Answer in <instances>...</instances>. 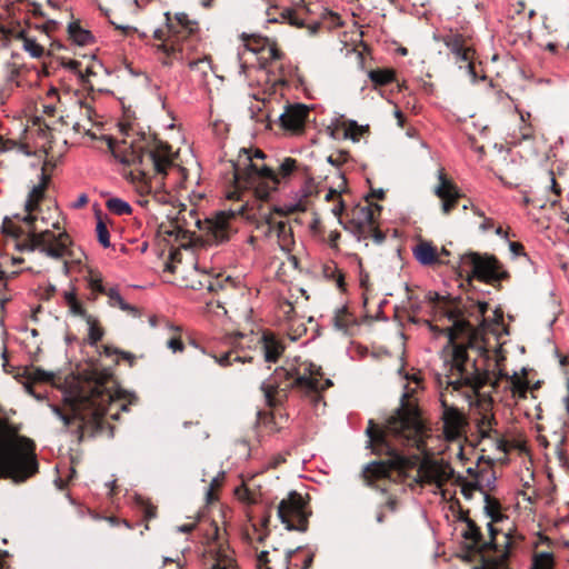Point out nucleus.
I'll return each instance as SVG.
<instances>
[{
  "mask_svg": "<svg viewBox=\"0 0 569 569\" xmlns=\"http://www.w3.org/2000/svg\"><path fill=\"white\" fill-rule=\"evenodd\" d=\"M106 295L109 298V305L111 307H117L123 311L130 312L133 316L138 315L137 308L127 303L123 298L121 297L120 292L116 288H110L107 290Z\"/></svg>",
  "mask_w": 569,
  "mask_h": 569,
  "instance_id": "obj_32",
  "label": "nucleus"
},
{
  "mask_svg": "<svg viewBox=\"0 0 569 569\" xmlns=\"http://www.w3.org/2000/svg\"><path fill=\"white\" fill-rule=\"evenodd\" d=\"M473 212L481 219L479 228L482 232L493 229L495 222L491 218L485 217L483 212L479 209H473Z\"/></svg>",
  "mask_w": 569,
  "mask_h": 569,
  "instance_id": "obj_48",
  "label": "nucleus"
},
{
  "mask_svg": "<svg viewBox=\"0 0 569 569\" xmlns=\"http://www.w3.org/2000/svg\"><path fill=\"white\" fill-rule=\"evenodd\" d=\"M261 218L266 221L268 238L274 240L282 251L290 252L295 246V239L288 222L276 220L271 213H263Z\"/></svg>",
  "mask_w": 569,
  "mask_h": 569,
  "instance_id": "obj_17",
  "label": "nucleus"
},
{
  "mask_svg": "<svg viewBox=\"0 0 569 569\" xmlns=\"http://www.w3.org/2000/svg\"><path fill=\"white\" fill-rule=\"evenodd\" d=\"M86 406L92 409L94 417L110 415L112 418H116L117 413L111 412L112 407L119 406L124 409V406L119 403L118 398H114L110 391H106L101 387H97L92 390L90 397L87 399Z\"/></svg>",
  "mask_w": 569,
  "mask_h": 569,
  "instance_id": "obj_20",
  "label": "nucleus"
},
{
  "mask_svg": "<svg viewBox=\"0 0 569 569\" xmlns=\"http://www.w3.org/2000/svg\"><path fill=\"white\" fill-rule=\"evenodd\" d=\"M349 159H350L349 152L340 150L335 153H331L327 160L329 163H331L333 167H336L338 169L341 166H343L345 163H347L349 161Z\"/></svg>",
  "mask_w": 569,
  "mask_h": 569,
  "instance_id": "obj_43",
  "label": "nucleus"
},
{
  "mask_svg": "<svg viewBox=\"0 0 569 569\" xmlns=\"http://www.w3.org/2000/svg\"><path fill=\"white\" fill-rule=\"evenodd\" d=\"M37 219L30 226L19 223L18 234H6L8 242L22 252L39 251L52 259L71 258L81 262L83 252L76 249L70 236L61 227L60 212L57 207H49L47 212L38 209Z\"/></svg>",
  "mask_w": 569,
  "mask_h": 569,
  "instance_id": "obj_3",
  "label": "nucleus"
},
{
  "mask_svg": "<svg viewBox=\"0 0 569 569\" xmlns=\"http://www.w3.org/2000/svg\"><path fill=\"white\" fill-rule=\"evenodd\" d=\"M197 270L193 252L189 248L177 249L172 251L164 262L163 273H171L176 276L174 279H167L168 281L180 280L186 286L189 284V279Z\"/></svg>",
  "mask_w": 569,
  "mask_h": 569,
  "instance_id": "obj_14",
  "label": "nucleus"
},
{
  "mask_svg": "<svg viewBox=\"0 0 569 569\" xmlns=\"http://www.w3.org/2000/svg\"><path fill=\"white\" fill-rule=\"evenodd\" d=\"M438 180L439 183L435 189V193L437 194L438 198H440L441 200L448 198H459L458 188L452 181L446 178V174L442 169H440L438 172Z\"/></svg>",
  "mask_w": 569,
  "mask_h": 569,
  "instance_id": "obj_28",
  "label": "nucleus"
},
{
  "mask_svg": "<svg viewBox=\"0 0 569 569\" xmlns=\"http://www.w3.org/2000/svg\"><path fill=\"white\" fill-rule=\"evenodd\" d=\"M49 180L50 177L42 172L39 182L34 184L28 193L27 200L24 202V214L16 213L3 219L1 227L3 234H18L17 232L19 231V223L30 226L32 223V219H37L34 212L39 209V204L44 198Z\"/></svg>",
  "mask_w": 569,
  "mask_h": 569,
  "instance_id": "obj_11",
  "label": "nucleus"
},
{
  "mask_svg": "<svg viewBox=\"0 0 569 569\" xmlns=\"http://www.w3.org/2000/svg\"><path fill=\"white\" fill-rule=\"evenodd\" d=\"M453 477V469L443 460L423 458L418 467L417 481L441 488Z\"/></svg>",
  "mask_w": 569,
  "mask_h": 569,
  "instance_id": "obj_15",
  "label": "nucleus"
},
{
  "mask_svg": "<svg viewBox=\"0 0 569 569\" xmlns=\"http://www.w3.org/2000/svg\"><path fill=\"white\" fill-rule=\"evenodd\" d=\"M1 32L8 37V39H16L21 42L24 51H27L32 58H40L44 53V48L36 41L29 33L20 26L6 28L2 27Z\"/></svg>",
  "mask_w": 569,
  "mask_h": 569,
  "instance_id": "obj_23",
  "label": "nucleus"
},
{
  "mask_svg": "<svg viewBox=\"0 0 569 569\" xmlns=\"http://www.w3.org/2000/svg\"><path fill=\"white\" fill-rule=\"evenodd\" d=\"M114 157L129 170H123V177L134 187L141 197L142 206H149L151 201L159 204H172L174 197L163 189L161 178L150 177V169L159 174L166 173L172 164V151L169 146L154 143L148 150L138 143L122 141L113 150Z\"/></svg>",
  "mask_w": 569,
  "mask_h": 569,
  "instance_id": "obj_2",
  "label": "nucleus"
},
{
  "mask_svg": "<svg viewBox=\"0 0 569 569\" xmlns=\"http://www.w3.org/2000/svg\"><path fill=\"white\" fill-rule=\"evenodd\" d=\"M393 114H395V117L397 119L398 126L402 128L403 124H405V116H403V113L399 109H396Z\"/></svg>",
  "mask_w": 569,
  "mask_h": 569,
  "instance_id": "obj_63",
  "label": "nucleus"
},
{
  "mask_svg": "<svg viewBox=\"0 0 569 569\" xmlns=\"http://www.w3.org/2000/svg\"><path fill=\"white\" fill-rule=\"evenodd\" d=\"M110 8L106 11L110 22L124 33L136 31V28L118 19V14H133L138 11V0H110Z\"/></svg>",
  "mask_w": 569,
  "mask_h": 569,
  "instance_id": "obj_21",
  "label": "nucleus"
},
{
  "mask_svg": "<svg viewBox=\"0 0 569 569\" xmlns=\"http://www.w3.org/2000/svg\"><path fill=\"white\" fill-rule=\"evenodd\" d=\"M68 34L71 41L80 47L89 46L94 37L88 29H84L79 21H72L68 26Z\"/></svg>",
  "mask_w": 569,
  "mask_h": 569,
  "instance_id": "obj_27",
  "label": "nucleus"
},
{
  "mask_svg": "<svg viewBox=\"0 0 569 569\" xmlns=\"http://www.w3.org/2000/svg\"><path fill=\"white\" fill-rule=\"evenodd\" d=\"M468 260L472 268V274L480 281L492 283L509 277L505 266L492 254L470 253Z\"/></svg>",
  "mask_w": 569,
  "mask_h": 569,
  "instance_id": "obj_13",
  "label": "nucleus"
},
{
  "mask_svg": "<svg viewBox=\"0 0 569 569\" xmlns=\"http://www.w3.org/2000/svg\"><path fill=\"white\" fill-rule=\"evenodd\" d=\"M307 210V200L305 197L299 198L298 200L291 202H282L281 204L274 207V213H279L282 216L301 212Z\"/></svg>",
  "mask_w": 569,
  "mask_h": 569,
  "instance_id": "obj_31",
  "label": "nucleus"
},
{
  "mask_svg": "<svg viewBox=\"0 0 569 569\" xmlns=\"http://www.w3.org/2000/svg\"><path fill=\"white\" fill-rule=\"evenodd\" d=\"M311 511L302 495L292 491L278 505V517L288 530L305 532Z\"/></svg>",
  "mask_w": 569,
  "mask_h": 569,
  "instance_id": "obj_12",
  "label": "nucleus"
},
{
  "mask_svg": "<svg viewBox=\"0 0 569 569\" xmlns=\"http://www.w3.org/2000/svg\"><path fill=\"white\" fill-rule=\"evenodd\" d=\"M555 559L550 552H538L532 559V569H553Z\"/></svg>",
  "mask_w": 569,
  "mask_h": 569,
  "instance_id": "obj_35",
  "label": "nucleus"
},
{
  "mask_svg": "<svg viewBox=\"0 0 569 569\" xmlns=\"http://www.w3.org/2000/svg\"><path fill=\"white\" fill-rule=\"evenodd\" d=\"M359 282L362 288L368 289L369 288V276L366 273H360Z\"/></svg>",
  "mask_w": 569,
  "mask_h": 569,
  "instance_id": "obj_64",
  "label": "nucleus"
},
{
  "mask_svg": "<svg viewBox=\"0 0 569 569\" xmlns=\"http://www.w3.org/2000/svg\"><path fill=\"white\" fill-rule=\"evenodd\" d=\"M266 154L259 149H241L234 162V189L227 193L228 199H240L241 192L252 191L257 199L266 200L279 184L278 174L264 163Z\"/></svg>",
  "mask_w": 569,
  "mask_h": 569,
  "instance_id": "obj_5",
  "label": "nucleus"
},
{
  "mask_svg": "<svg viewBox=\"0 0 569 569\" xmlns=\"http://www.w3.org/2000/svg\"><path fill=\"white\" fill-rule=\"evenodd\" d=\"M505 541H503V549H501L500 553L498 555V557H496L495 559L490 560V561H487L485 563V566L482 568H473V569H508V546H509V538L508 537H505L503 538Z\"/></svg>",
  "mask_w": 569,
  "mask_h": 569,
  "instance_id": "obj_30",
  "label": "nucleus"
},
{
  "mask_svg": "<svg viewBox=\"0 0 569 569\" xmlns=\"http://www.w3.org/2000/svg\"><path fill=\"white\" fill-rule=\"evenodd\" d=\"M442 405V422L443 435L447 440H458L463 437L467 421L463 413L453 406L447 405L446 400H441Z\"/></svg>",
  "mask_w": 569,
  "mask_h": 569,
  "instance_id": "obj_18",
  "label": "nucleus"
},
{
  "mask_svg": "<svg viewBox=\"0 0 569 569\" xmlns=\"http://www.w3.org/2000/svg\"><path fill=\"white\" fill-rule=\"evenodd\" d=\"M298 167V162L296 159L292 158H284L279 167V174L282 178L289 177L291 173L296 171Z\"/></svg>",
  "mask_w": 569,
  "mask_h": 569,
  "instance_id": "obj_42",
  "label": "nucleus"
},
{
  "mask_svg": "<svg viewBox=\"0 0 569 569\" xmlns=\"http://www.w3.org/2000/svg\"><path fill=\"white\" fill-rule=\"evenodd\" d=\"M234 216V211H221L216 216L208 218L203 223V230L208 240L214 243H221L229 239L230 219Z\"/></svg>",
  "mask_w": 569,
  "mask_h": 569,
  "instance_id": "obj_19",
  "label": "nucleus"
},
{
  "mask_svg": "<svg viewBox=\"0 0 569 569\" xmlns=\"http://www.w3.org/2000/svg\"><path fill=\"white\" fill-rule=\"evenodd\" d=\"M52 377H53L52 373L47 372V371L41 370V369H36L32 372V378L34 380H37V381H49Z\"/></svg>",
  "mask_w": 569,
  "mask_h": 569,
  "instance_id": "obj_49",
  "label": "nucleus"
},
{
  "mask_svg": "<svg viewBox=\"0 0 569 569\" xmlns=\"http://www.w3.org/2000/svg\"><path fill=\"white\" fill-rule=\"evenodd\" d=\"M368 76L375 86H386L395 80L396 72L392 69H376L371 70Z\"/></svg>",
  "mask_w": 569,
  "mask_h": 569,
  "instance_id": "obj_34",
  "label": "nucleus"
},
{
  "mask_svg": "<svg viewBox=\"0 0 569 569\" xmlns=\"http://www.w3.org/2000/svg\"><path fill=\"white\" fill-rule=\"evenodd\" d=\"M64 123L66 124H72V127L77 131H80L81 127L84 128V126H82L80 121L76 120L72 114H70V113H68L66 116Z\"/></svg>",
  "mask_w": 569,
  "mask_h": 569,
  "instance_id": "obj_56",
  "label": "nucleus"
},
{
  "mask_svg": "<svg viewBox=\"0 0 569 569\" xmlns=\"http://www.w3.org/2000/svg\"><path fill=\"white\" fill-rule=\"evenodd\" d=\"M88 201H89L88 196L86 193H81V194H79L77 200L72 203V207L76 209L84 207L88 203Z\"/></svg>",
  "mask_w": 569,
  "mask_h": 569,
  "instance_id": "obj_57",
  "label": "nucleus"
},
{
  "mask_svg": "<svg viewBox=\"0 0 569 569\" xmlns=\"http://www.w3.org/2000/svg\"><path fill=\"white\" fill-rule=\"evenodd\" d=\"M37 471L33 442L0 418V477L23 481Z\"/></svg>",
  "mask_w": 569,
  "mask_h": 569,
  "instance_id": "obj_6",
  "label": "nucleus"
},
{
  "mask_svg": "<svg viewBox=\"0 0 569 569\" xmlns=\"http://www.w3.org/2000/svg\"><path fill=\"white\" fill-rule=\"evenodd\" d=\"M88 286L92 291L106 293L107 290L102 284V277L99 273L91 272L88 277Z\"/></svg>",
  "mask_w": 569,
  "mask_h": 569,
  "instance_id": "obj_44",
  "label": "nucleus"
},
{
  "mask_svg": "<svg viewBox=\"0 0 569 569\" xmlns=\"http://www.w3.org/2000/svg\"><path fill=\"white\" fill-rule=\"evenodd\" d=\"M446 46L450 50V52L456 56L460 54L462 49H465L467 46L465 44V40L459 34L450 36L446 39Z\"/></svg>",
  "mask_w": 569,
  "mask_h": 569,
  "instance_id": "obj_39",
  "label": "nucleus"
},
{
  "mask_svg": "<svg viewBox=\"0 0 569 569\" xmlns=\"http://www.w3.org/2000/svg\"><path fill=\"white\" fill-rule=\"evenodd\" d=\"M345 209V203L343 201L340 199L333 201V204H332V208H331V212L335 217H337L338 219L340 218L342 211Z\"/></svg>",
  "mask_w": 569,
  "mask_h": 569,
  "instance_id": "obj_50",
  "label": "nucleus"
},
{
  "mask_svg": "<svg viewBox=\"0 0 569 569\" xmlns=\"http://www.w3.org/2000/svg\"><path fill=\"white\" fill-rule=\"evenodd\" d=\"M407 379L409 381L405 386L406 391L401 399V406L387 420L385 427L380 428L369 421L367 433L372 451L377 455H387L389 458L366 466L363 477L368 483L385 478L389 476L390 471L402 469L406 466V459L397 453L392 440L425 450V438L428 430L420 418L417 399L413 397V392L420 386V378L413 375L411 378L407 377Z\"/></svg>",
  "mask_w": 569,
  "mask_h": 569,
  "instance_id": "obj_1",
  "label": "nucleus"
},
{
  "mask_svg": "<svg viewBox=\"0 0 569 569\" xmlns=\"http://www.w3.org/2000/svg\"><path fill=\"white\" fill-rule=\"evenodd\" d=\"M168 348H170L173 352L182 351L183 343L179 338H172L168 341Z\"/></svg>",
  "mask_w": 569,
  "mask_h": 569,
  "instance_id": "obj_52",
  "label": "nucleus"
},
{
  "mask_svg": "<svg viewBox=\"0 0 569 569\" xmlns=\"http://www.w3.org/2000/svg\"><path fill=\"white\" fill-rule=\"evenodd\" d=\"M509 249L513 257L523 254V246L519 242H509Z\"/></svg>",
  "mask_w": 569,
  "mask_h": 569,
  "instance_id": "obj_55",
  "label": "nucleus"
},
{
  "mask_svg": "<svg viewBox=\"0 0 569 569\" xmlns=\"http://www.w3.org/2000/svg\"><path fill=\"white\" fill-rule=\"evenodd\" d=\"M562 403H563V407H565L566 415H567V417L569 419V379L567 381V395L563 397Z\"/></svg>",
  "mask_w": 569,
  "mask_h": 569,
  "instance_id": "obj_61",
  "label": "nucleus"
},
{
  "mask_svg": "<svg viewBox=\"0 0 569 569\" xmlns=\"http://www.w3.org/2000/svg\"><path fill=\"white\" fill-rule=\"evenodd\" d=\"M74 107H76L77 109H79V111H80L81 113H83V114L88 118V120H90V118H91V112H92V110H91V107H90V106L82 103L80 100H77V102H76V106H74Z\"/></svg>",
  "mask_w": 569,
  "mask_h": 569,
  "instance_id": "obj_53",
  "label": "nucleus"
},
{
  "mask_svg": "<svg viewBox=\"0 0 569 569\" xmlns=\"http://www.w3.org/2000/svg\"><path fill=\"white\" fill-rule=\"evenodd\" d=\"M63 298H64V301H66L67 306H69V303H71V301H77L78 300L74 290L64 291Z\"/></svg>",
  "mask_w": 569,
  "mask_h": 569,
  "instance_id": "obj_60",
  "label": "nucleus"
},
{
  "mask_svg": "<svg viewBox=\"0 0 569 569\" xmlns=\"http://www.w3.org/2000/svg\"><path fill=\"white\" fill-rule=\"evenodd\" d=\"M460 535L467 549L482 553V565L479 568H482L487 561L498 557L501 552L500 550L503 549L505 537H508L510 540L507 549L508 558L517 541L516 536L511 532L499 535L491 531V539L487 542L483 540L480 528L469 518L461 520Z\"/></svg>",
  "mask_w": 569,
  "mask_h": 569,
  "instance_id": "obj_9",
  "label": "nucleus"
},
{
  "mask_svg": "<svg viewBox=\"0 0 569 569\" xmlns=\"http://www.w3.org/2000/svg\"><path fill=\"white\" fill-rule=\"evenodd\" d=\"M193 48V39L182 28L176 34L169 36L162 43L157 46V51L166 56L170 62L173 60L184 61L189 58V51Z\"/></svg>",
  "mask_w": 569,
  "mask_h": 569,
  "instance_id": "obj_16",
  "label": "nucleus"
},
{
  "mask_svg": "<svg viewBox=\"0 0 569 569\" xmlns=\"http://www.w3.org/2000/svg\"><path fill=\"white\" fill-rule=\"evenodd\" d=\"M367 209H368L369 213L366 217V220H367V222L371 223L373 221L375 212L379 211L380 208L378 206H375V207L369 206Z\"/></svg>",
  "mask_w": 569,
  "mask_h": 569,
  "instance_id": "obj_62",
  "label": "nucleus"
},
{
  "mask_svg": "<svg viewBox=\"0 0 569 569\" xmlns=\"http://www.w3.org/2000/svg\"><path fill=\"white\" fill-rule=\"evenodd\" d=\"M277 8H270L267 11L268 22L272 23H288L296 28L303 26V20L297 14V11L290 8H283L279 13L274 14L272 11Z\"/></svg>",
  "mask_w": 569,
  "mask_h": 569,
  "instance_id": "obj_25",
  "label": "nucleus"
},
{
  "mask_svg": "<svg viewBox=\"0 0 569 569\" xmlns=\"http://www.w3.org/2000/svg\"><path fill=\"white\" fill-rule=\"evenodd\" d=\"M84 321L88 327L87 341L90 346H96L102 340L106 332L104 328L102 327L99 318L93 315L86 317Z\"/></svg>",
  "mask_w": 569,
  "mask_h": 569,
  "instance_id": "obj_29",
  "label": "nucleus"
},
{
  "mask_svg": "<svg viewBox=\"0 0 569 569\" xmlns=\"http://www.w3.org/2000/svg\"><path fill=\"white\" fill-rule=\"evenodd\" d=\"M345 138L358 142L360 138L368 131V126H360L355 120H348L342 123Z\"/></svg>",
  "mask_w": 569,
  "mask_h": 569,
  "instance_id": "obj_33",
  "label": "nucleus"
},
{
  "mask_svg": "<svg viewBox=\"0 0 569 569\" xmlns=\"http://www.w3.org/2000/svg\"><path fill=\"white\" fill-rule=\"evenodd\" d=\"M96 231H97L98 241L104 248H108L110 246L109 231H108L107 226L101 220L98 221Z\"/></svg>",
  "mask_w": 569,
  "mask_h": 569,
  "instance_id": "obj_45",
  "label": "nucleus"
},
{
  "mask_svg": "<svg viewBox=\"0 0 569 569\" xmlns=\"http://www.w3.org/2000/svg\"><path fill=\"white\" fill-rule=\"evenodd\" d=\"M513 392H518L520 395H523L527 391V386L521 382L519 379H512L511 380Z\"/></svg>",
  "mask_w": 569,
  "mask_h": 569,
  "instance_id": "obj_54",
  "label": "nucleus"
},
{
  "mask_svg": "<svg viewBox=\"0 0 569 569\" xmlns=\"http://www.w3.org/2000/svg\"><path fill=\"white\" fill-rule=\"evenodd\" d=\"M80 63L76 60H70L66 63V67L68 69H70L71 71H74V72H79V77L81 79H84V74L82 73V71H79L78 68H79Z\"/></svg>",
  "mask_w": 569,
  "mask_h": 569,
  "instance_id": "obj_58",
  "label": "nucleus"
},
{
  "mask_svg": "<svg viewBox=\"0 0 569 569\" xmlns=\"http://www.w3.org/2000/svg\"><path fill=\"white\" fill-rule=\"evenodd\" d=\"M240 39L244 49L257 56L262 69H270L272 72L282 70L284 52L279 48L276 40L244 32L240 36Z\"/></svg>",
  "mask_w": 569,
  "mask_h": 569,
  "instance_id": "obj_10",
  "label": "nucleus"
},
{
  "mask_svg": "<svg viewBox=\"0 0 569 569\" xmlns=\"http://www.w3.org/2000/svg\"><path fill=\"white\" fill-rule=\"evenodd\" d=\"M492 421L493 417L490 413H485L481 419L478 421V431L481 437H489L492 430Z\"/></svg>",
  "mask_w": 569,
  "mask_h": 569,
  "instance_id": "obj_41",
  "label": "nucleus"
},
{
  "mask_svg": "<svg viewBox=\"0 0 569 569\" xmlns=\"http://www.w3.org/2000/svg\"><path fill=\"white\" fill-rule=\"evenodd\" d=\"M413 256L417 261L423 266H430L441 261L437 248L427 241H422L413 248Z\"/></svg>",
  "mask_w": 569,
  "mask_h": 569,
  "instance_id": "obj_26",
  "label": "nucleus"
},
{
  "mask_svg": "<svg viewBox=\"0 0 569 569\" xmlns=\"http://www.w3.org/2000/svg\"><path fill=\"white\" fill-rule=\"evenodd\" d=\"M209 552L212 555V562L208 569H238L233 551L224 545H213L210 547Z\"/></svg>",
  "mask_w": 569,
  "mask_h": 569,
  "instance_id": "obj_24",
  "label": "nucleus"
},
{
  "mask_svg": "<svg viewBox=\"0 0 569 569\" xmlns=\"http://www.w3.org/2000/svg\"><path fill=\"white\" fill-rule=\"evenodd\" d=\"M13 150L24 156L31 154V151L27 149V146L0 137V152Z\"/></svg>",
  "mask_w": 569,
  "mask_h": 569,
  "instance_id": "obj_38",
  "label": "nucleus"
},
{
  "mask_svg": "<svg viewBox=\"0 0 569 569\" xmlns=\"http://www.w3.org/2000/svg\"><path fill=\"white\" fill-rule=\"evenodd\" d=\"M107 208L109 211H111L114 214L123 216V214H130L131 213V207L130 204L120 199V198H111L107 201Z\"/></svg>",
  "mask_w": 569,
  "mask_h": 569,
  "instance_id": "obj_37",
  "label": "nucleus"
},
{
  "mask_svg": "<svg viewBox=\"0 0 569 569\" xmlns=\"http://www.w3.org/2000/svg\"><path fill=\"white\" fill-rule=\"evenodd\" d=\"M119 356L123 360L128 361L130 366H132L134 363V361H136V356L133 353H131V352L121 350V351H119Z\"/></svg>",
  "mask_w": 569,
  "mask_h": 569,
  "instance_id": "obj_59",
  "label": "nucleus"
},
{
  "mask_svg": "<svg viewBox=\"0 0 569 569\" xmlns=\"http://www.w3.org/2000/svg\"><path fill=\"white\" fill-rule=\"evenodd\" d=\"M351 319L346 309H339L333 317V326L338 330H346Z\"/></svg>",
  "mask_w": 569,
  "mask_h": 569,
  "instance_id": "obj_40",
  "label": "nucleus"
},
{
  "mask_svg": "<svg viewBox=\"0 0 569 569\" xmlns=\"http://www.w3.org/2000/svg\"><path fill=\"white\" fill-rule=\"evenodd\" d=\"M472 56H473V51L471 50L470 47H466L465 49H462V51L460 52V54H456V60L457 61H461V62H466L467 63V67L468 69L473 72V66L471 63V60H472Z\"/></svg>",
  "mask_w": 569,
  "mask_h": 569,
  "instance_id": "obj_46",
  "label": "nucleus"
},
{
  "mask_svg": "<svg viewBox=\"0 0 569 569\" xmlns=\"http://www.w3.org/2000/svg\"><path fill=\"white\" fill-rule=\"evenodd\" d=\"M332 386L330 379H325L321 368L307 360L287 362L274 372L273 380L261 386L267 402L272 405L277 389H296L305 395L318 393Z\"/></svg>",
  "mask_w": 569,
  "mask_h": 569,
  "instance_id": "obj_7",
  "label": "nucleus"
},
{
  "mask_svg": "<svg viewBox=\"0 0 569 569\" xmlns=\"http://www.w3.org/2000/svg\"><path fill=\"white\" fill-rule=\"evenodd\" d=\"M67 307L69 309V312L72 316L81 317L84 320H86V317L90 316L89 313H87V311L84 310L82 303L79 300L71 301V303H69V306H67Z\"/></svg>",
  "mask_w": 569,
  "mask_h": 569,
  "instance_id": "obj_47",
  "label": "nucleus"
},
{
  "mask_svg": "<svg viewBox=\"0 0 569 569\" xmlns=\"http://www.w3.org/2000/svg\"><path fill=\"white\" fill-rule=\"evenodd\" d=\"M458 198H448L442 200V211L448 214L456 206Z\"/></svg>",
  "mask_w": 569,
  "mask_h": 569,
  "instance_id": "obj_51",
  "label": "nucleus"
},
{
  "mask_svg": "<svg viewBox=\"0 0 569 569\" xmlns=\"http://www.w3.org/2000/svg\"><path fill=\"white\" fill-rule=\"evenodd\" d=\"M309 108L305 104H293L286 108L284 112L280 116L281 127L292 133L302 131Z\"/></svg>",
  "mask_w": 569,
  "mask_h": 569,
  "instance_id": "obj_22",
  "label": "nucleus"
},
{
  "mask_svg": "<svg viewBox=\"0 0 569 569\" xmlns=\"http://www.w3.org/2000/svg\"><path fill=\"white\" fill-rule=\"evenodd\" d=\"M427 299L430 302L438 303L435 313L439 320L447 318L448 321L452 322L450 327L442 329L448 336V347L445 349V353L447 357H450V360H445L448 371V385L452 386L456 390L462 386H468L473 391H478L488 383L489 375L487 372L469 371L467 368L466 347L452 343L461 333L468 331V323L460 318L458 310L445 301L439 293L430 291L427 293Z\"/></svg>",
  "mask_w": 569,
  "mask_h": 569,
  "instance_id": "obj_4",
  "label": "nucleus"
},
{
  "mask_svg": "<svg viewBox=\"0 0 569 569\" xmlns=\"http://www.w3.org/2000/svg\"><path fill=\"white\" fill-rule=\"evenodd\" d=\"M251 343H260L263 352L264 360L267 362H276L284 351V347L274 335L266 332L262 337L253 335H238L232 341V349L220 357L213 356L214 360L222 367L231 366L233 362H249L252 360V356L248 353H241L246 346Z\"/></svg>",
  "mask_w": 569,
  "mask_h": 569,
  "instance_id": "obj_8",
  "label": "nucleus"
},
{
  "mask_svg": "<svg viewBox=\"0 0 569 569\" xmlns=\"http://www.w3.org/2000/svg\"><path fill=\"white\" fill-rule=\"evenodd\" d=\"M338 183L335 187L328 189L325 194L326 201H336L341 198V193L346 190L347 182L342 173L337 172Z\"/></svg>",
  "mask_w": 569,
  "mask_h": 569,
  "instance_id": "obj_36",
  "label": "nucleus"
}]
</instances>
